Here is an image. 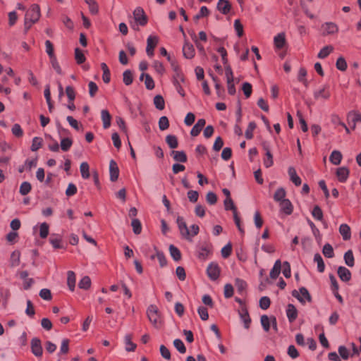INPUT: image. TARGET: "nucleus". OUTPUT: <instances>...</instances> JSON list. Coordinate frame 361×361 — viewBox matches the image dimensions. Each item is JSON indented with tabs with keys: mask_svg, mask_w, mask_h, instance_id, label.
I'll list each match as a JSON object with an SVG mask.
<instances>
[{
	"mask_svg": "<svg viewBox=\"0 0 361 361\" xmlns=\"http://www.w3.org/2000/svg\"><path fill=\"white\" fill-rule=\"evenodd\" d=\"M337 273L339 278L343 281L347 282L351 279V272L345 267H339Z\"/></svg>",
	"mask_w": 361,
	"mask_h": 361,
	"instance_id": "obj_18",
	"label": "nucleus"
},
{
	"mask_svg": "<svg viewBox=\"0 0 361 361\" xmlns=\"http://www.w3.org/2000/svg\"><path fill=\"white\" fill-rule=\"evenodd\" d=\"M197 312L202 320L206 321L208 319L209 314L207 307L204 306H200L197 309Z\"/></svg>",
	"mask_w": 361,
	"mask_h": 361,
	"instance_id": "obj_62",
	"label": "nucleus"
},
{
	"mask_svg": "<svg viewBox=\"0 0 361 361\" xmlns=\"http://www.w3.org/2000/svg\"><path fill=\"white\" fill-rule=\"evenodd\" d=\"M183 56L186 59H192L195 56V49L192 44L186 42L183 47Z\"/></svg>",
	"mask_w": 361,
	"mask_h": 361,
	"instance_id": "obj_19",
	"label": "nucleus"
},
{
	"mask_svg": "<svg viewBox=\"0 0 361 361\" xmlns=\"http://www.w3.org/2000/svg\"><path fill=\"white\" fill-rule=\"evenodd\" d=\"M147 316L149 322L155 326L157 327L159 322V312L155 305H150L147 310Z\"/></svg>",
	"mask_w": 361,
	"mask_h": 361,
	"instance_id": "obj_2",
	"label": "nucleus"
},
{
	"mask_svg": "<svg viewBox=\"0 0 361 361\" xmlns=\"http://www.w3.org/2000/svg\"><path fill=\"white\" fill-rule=\"evenodd\" d=\"M31 352L37 357H42L43 354V348L41 341L39 338L35 337L30 341Z\"/></svg>",
	"mask_w": 361,
	"mask_h": 361,
	"instance_id": "obj_6",
	"label": "nucleus"
},
{
	"mask_svg": "<svg viewBox=\"0 0 361 361\" xmlns=\"http://www.w3.org/2000/svg\"><path fill=\"white\" fill-rule=\"evenodd\" d=\"M171 155L173 159L177 162L185 163L188 161V157L184 151H176L173 150L171 152Z\"/></svg>",
	"mask_w": 361,
	"mask_h": 361,
	"instance_id": "obj_23",
	"label": "nucleus"
},
{
	"mask_svg": "<svg viewBox=\"0 0 361 361\" xmlns=\"http://www.w3.org/2000/svg\"><path fill=\"white\" fill-rule=\"evenodd\" d=\"M89 164L87 162H82L80 166V170L81 173V176L84 179H87L90 178V172H89Z\"/></svg>",
	"mask_w": 361,
	"mask_h": 361,
	"instance_id": "obj_46",
	"label": "nucleus"
},
{
	"mask_svg": "<svg viewBox=\"0 0 361 361\" xmlns=\"http://www.w3.org/2000/svg\"><path fill=\"white\" fill-rule=\"evenodd\" d=\"M286 315L290 323L293 322L297 319L298 310L293 304L287 305Z\"/></svg>",
	"mask_w": 361,
	"mask_h": 361,
	"instance_id": "obj_16",
	"label": "nucleus"
},
{
	"mask_svg": "<svg viewBox=\"0 0 361 361\" xmlns=\"http://www.w3.org/2000/svg\"><path fill=\"white\" fill-rule=\"evenodd\" d=\"M336 68L341 71H345L347 69V63L343 57H339L336 63Z\"/></svg>",
	"mask_w": 361,
	"mask_h": 361,
	"instance_id": "obj_61",
	"label": "nucleus"
},
{
	"mask_svg": "<svg viewBox=\"0 0 361 361\" xmlns=\"http://www.w3.org/2000/svg\"><path fill=\"white\" fill-rule=\"evenodd\" d=\"M131 226L133 227V231L135 234H140L142 231V225L140 221L137 219H133L131 221Z\"/></svg>",
	"mask_w": 361,
	"mask_h": 361,
	"instance_id": "obj_53",
	"label": "nucleus"
},
{
	"mask_svg": "<svg viewBox=\"0 0 361 361\" xmlns=\"http://www.w3.org/2000/svg\"><path fill=\"white\" fill-rule=\"evenodd\" d=\"M178 229L181 235L187 240H191L190 232L182 216H178L176 219Z\"/></svg>",
	"mask_w": 361,
	"mask_h": 361,
	"instance_id": "obj_7",
	"label": "nucleus"
},
{
	"mask_svg": "<svg viewBox=\"0 0 361 361\" xmlns=\"http://www.w3.org/2000/svg\"><path fill=\"white\" fill-rule=\"evenodd\" d=\"M216 8L222 14L226 15L230 12L231 5L226 0H219Z\"/></svg>",
	"mask_w": 361,
	"mask_h": 361,
	"instance_id": "obj_17",
	"label": "nucleus"
},
{
	"mask_svg": "<svg viewBox=\"0 0 361 361\" xmlns=\"http://www.w3.org/2000/svg\"><path fill=\"white\" fill-rule=\"evenodd\" d=\"M292 295L297 298L300 302L304 304L305 302V299L308 301H312V297L308 291V290L305 287H301L299 288V291L297 290H293L292 291Z\"/></svg>",
	"mask_w": 361,
	"mask_h": 361,
	"instance_id": "obj_3",
	"label": "nucleus"
},
{
	"mask_svg": "<svg viewBox=\"0 0 361 361\" xmlns=\"http://www.w3.org/2000/svg\"><path fill=\"white\" fill-rule=\"evenodd\" d=\"M338 352L341 357L345 360H347L350 357H351L348 349L344 345H340L338 347Z\"/></svg>",
	"mask_w": 361,
	"mask_h": 361,
	"instance_id": "obj_54",
	"label": "nucleus"
},
{
	"mask_svg": "<svg viewBox=\"0 0 361 361\" xmlns=\"http://www.w3.org/2000/svg\"><path fill=\"white\" fill-rule=\"evenodd\" d=\"M173 345L180 353L184 354L186 353V348L180 339H175L173 341Z\"/></svg>",
	"mask_w": 361,
	"mask_h": 361,
	"instance_id": "obj_51",
	"label": "nucleus"
},
{
	"mask_svg": "<svg viewBox=\"0 0 361 361\" xmlns=\"http://www.w3.org/2000/svg\"><path fill=\"white\" fill-rule=\"evenodd\" d=\"M75 59L78 64H82L85 61V56L79 48L75 49Z\"/></svg>",
	"mask_w": 361,
	"mask_h": 361,
	"instance_id": "obj_55",
	"label": "nucleus"
},
{
	"mask_svg": "<svg viewBox=\"0 0 361 361\" xmlns=\"http://www.w3.org/2000/svg\"><path fill=\"white\" fill-rule=\"evenodd\" d=\"M286 195V192L285 189L283 188H279L276 190V192L274 195V200L276 202H280L283 201V200H286L285 198Z\"/></svg>",
	"mask_w": 361,
	"mask_h": 361,
	"instance_id": "obj_37",
	"label": "nucleus"
},
{
	"mask_svg": "<svg viewBox=\"0 0 361 361\" xmlns=\"http://www.w3.org/2000/svg\"><path fill=\"white\" fill-rule=\"evenodd\" d=\"M281 270V262L280 259H277L275 262L273 268L270 271V273H269L270 277L273 279H276L279 276V275L280 274Z\"/></svg>",
	"mask_w": 361,
	"mask_h": 361,
	"instance_id": "obj_27",
	"label": "nucleus"
},
{
	"mask_svg": "<svg viewBox=\"0 0 361 361\" xmlns=\"http://www.w3.org/2000/svg\"><path fill=\"white\" fill-rule=\"evenodd\" d=\"M349 176V170L346 167H340L336 171V176L341 183H345Z\"/></svg>",
	"mask_w": 361,
	"mask_h": 361,
	"instance_id": "obj_25",
	"label": "nucleus"
},
{
	"mask_svg": "<svg viewBox=\"0 0 361 361\" xmlns=\"http://www.w3.org/2000/svg\"><path fill=\"white\" fill-rule=\"evenodd\" d=\"M211 253L212 245L209 244H204L200 247L197 257L199 259L204 260Z\"/></svg>",
	"mask_w": 361,
	"mask_h": 361,
	"instance_id": "obj_15",
	"label": "nucleus"
},
{
	"mask_svg": "<svg viewBox=\"0 0 361 361\" xmlns=\"http://www.w3.org/2000/svg\"><path fill=\"white\" fill-rule=\"evenodd\" d=\"M224 204L226 210H231L233 213L237 212V208L231 198H226Z\"/></svg>",
	"mask_w": 361,
	"mask_h": 361,
	"instance_id": "obj_56",
	"label": "nucleus"
},
{
	"mask_svg": "<svg viewBox=\"0 0 361 361\" xmlns=\"http://www.w3.org/2000/svg\"><path fill=\"white\" fill-rule=\"evenodd\" d=\"M312 215L317 220L320 221L323 219L322 210L318 205L314 207L313 210L312 212Z\"/></svg>",
	"mask_w": 361,
	"mask_h": 361,
	"instance_id": "obj_57",
	"label": "nucleus"
},
{
	"mask_svg": "<svg viewBox=\"0 0 361 361\" xmlns=\"http://www.w3.org/2000/svg\"><path fill=\"white\" fill-rule=\"evenodd\" d=\"M166 142L171 149H176L178 147V141L176 135H168L166 137Z\"/></svg>",
	"mask_w": 361,
	"mask_h": 361,
	"instance_id": "obj_32",
	"label": "nucleus"
},
{
	"mask_svg": "<svg viewBox=\"0 0 361 361\" xmlns=\"http://www.w3.org/2000/svg\"><path fill=\"white\" fill-rule=\"evenodd\" d=\"M323 35H333L338 31V27L334 23L329 22L322 25Z\"/></svg>",
	"mask_w": 361,
	"mask_h": 361,
	"instance_id": "obj_14",
	"label": "nucleus"
},
{
	"mask_svg": "<svg viewBox=\"0 0 361 361\" xmlns=\"http://www.w3.org/2000/svg\"><path fill=\"white\" fill-rule=\"evenodd\" d=\"M169 127V121L166 116H161L159 120V128L160 130L164 131Z\"/></svg>",
	"mask_w": 361,
	"mask_h": 361,
	"instance_id": "obj_50",
	"label": "nucleus"
},
{
	"mask_svg": "<svg viewBox=\"0 0 361 361\" xmlns=\"http://www.w3.org/2000/svg\"><path fill=\"white\" fill-rule=\"evenodd\" d=\"M342 154L341 152L338 150H334L329 157V161L334 165L340 164Z\"/></svg>",
	"mask_w": 361,
	"mask_h": 361,
	"instance_id": "obj_30",
	"label": "nucleus"
},
{
	"mask_svg": "<svg viewBox=\"0 0 361 361\" xmlns=\"http://www.w3.org/2000/svg\"><path fill=\"white\" fill-rule=\"evenodd\" d=\"M314 261L317 264V270L319 272L322 273L325 269V264L324 260L319 253H316L314 256Z\"/></svg>",
	"mask_w": 361,
	"mask_h": 361,
	"instance_id": "obj_34",
	"label": "nucleus"
},
{
	"mask_svg": "<svg viewBox=\"0 0 361 361\" xmlns=\"http://www.w3.org/2000/svg\"><path fill=\"white\" fill-rule=\"evenodd\" d=\"M11 132L13 135L16 137H21L23 135V130L20 126L18 123H16L13 126Z\"/></svg>",
	"mask_w": 361,
	"mask_h": 361,
	"instance_id": "obj_59",
	"label": "nucleus"
},
{
	"mask_svg": "<svg viewBox=\"0 0 361 361\" xmlns=\"http://www.w3.org/2000/svg\"><path fill=\"white\" fill-rule=\"evenodd\" d=\"M339 233L344 240H348L351 237V231L350 226L346 224H342L339 227Z\"/></svg>",
	"mask_w": 361,
	"mask_h": 361,
	"instance_id": "obj_26",
	"label": "nucleus"
},
{
	"mask_svg": "<svg viewBox=\"0 0 361 361\" xmlns=\"http://www.w3.org/2000/svg\"><path fill=\"white\" fill-rule=\"evenodd\" d=\"M256 128V123L254 121L250 122L248 126L245 130V137L248 140H250L253 137V130Z\"/></svg>",
	"mask_w": 361,
	"mask_h": 361,
	"instance_id": "obj_52",
	"label": "nucleus"
},
{
	"mask_svg": "<svg viewBox=\"0 0 361 361\" xmlns=\"http://www.w3.org/2000/svg\"><path fill=\"white\" fill-rule=\"evenodd\" d=\"M133 17L136 22V25H133L134 30H138L137 25L145 26L147 23V16L144 10L141 7H137L133 11Z\"/></svg>",
	"mask_w": 361,
	"mask_h": 361,
	"instance_id": "obj_1",
	"label": "nucleus"
},
{
	"mask_svg": "<svg viewBox=\"0 0 361 361\" xmlns=\"http://www.w3.org/2000/svg\"><path fill=\"white\" fill-rule=\"evenodd\" d=\"M73 145L72 139L69 137L62 138L61 140L60 147L63 152H67L70 149Z\"/></svg>",
	"mask_w": 361,
	"mask_h": 361,
	"instance_id": "obj_41",
	"label": "nucleus"
},
{
	"mask_svg": "<svg viewBox=\"0 0 361 361\" xmlns=\"http://www.w3.org/2000/svg\"><path fill=\"white\" fill-rule=\"evenodd\" d=\"M49 234V225L46 222L41 224L39 227V236L46 238Z\"/></svg>",
	"mask_w": 361,
	"mask_h": 361,
	"instance_id": "obj_58",
	"label": "nucleus"
},
{
	"mask_svg": "<svg viewBox=\"0 0 361 361\" xmlns=\"http://www.w3.org/2000/svg\"><path fill=\"white\" fill-rule=\"evenodd\" d=\"M158 43V38L157 37L149 36L147 40L146 52L149 56L154 55V49Z\"/></svg>",
	"mask_w": 361,
	"mask_h": 361,
	"instance_id": "obj_11",
	"label": "nucleus"
},
{
	"mask_svg": "<svg viewBox=\"0 0 361 361\" xmlns=\"http://www.w3.org/2000/svg\"><path fill=\"white\" fill-rule=\"evenodd\" d=\"M270 322L271 321L267 315L264 314L261 317V324L263 329L267 332L270 329Z\"/></svg>",
	"mask_w": 361,
	"mask_h": 361,
	"instance_id": "obj_60",
	"label": "nucleus"
},
{
	"mask_svg": "<svg viewBox=\"0 0 361 361\" xmlns=\"http://www.w3.org/2000/svg\"><path fill=\"white\" fill-rule=\"evenodd\" d=\"M271 304V300L267 296L262 297L259 300V307L262 310H267Z\"/></svg>",
	"mask_w": 361,
	"mask_h": 361,
	"instance_id": "obj_64",
	"label": "nucleus"
},
{
	"mask_svg": "<svg viewBox=\"0 0 361 361\" xmlns=\"http://www.w3.org/2000/svg\"><path fill=\"white\" fill-rule=\"evenodd\" d=\"M154 104L157 109L163 110L165 108L164 97L160 94L156 95L154 97Z\"/></svg>",
	"mask_w": 361,
	"mask_h": 361,
	"instance_id": "obj_39",
	"label": "nucleus"
},
{
	"mask_svg": "<svg viewBox=\"0 0 361 361\" xmlns=\"http://www.w3.org/2000/svg\"><path fill=\"white\" fill-rule=\"evenodd\" d=\"M40 8L38 4H32L27 11L25 18L31 20L32 23H37L40 18Z\"/></svg>",
	"mask_w": 361,
	"mask_h": 361,
	"instance_id": "obj_4",
	"label": "nucleus"
},
{
	"mask_svg": "<svg viewBox=\"0 0 361 361\" xmlns=\"http://www.w3.org/2000/svg\"><path fill=\"white\" fill-rule=\"evenodd\" d=\"M205 124L206 121L204 118L199 119L197 122L195 124V126L192 127L190 131V135L194 137L197 136L202 131Z\"/></svg>",
	"mask_w": 361,
	"mask_h": 361,
	"instance_id": "obj_20",
	"label": "nucleus"
},
{
	"mask_svg": "<svg viewBox=\"0 0 361 361\" xmlns=\"http://www.w3.org/2000/svg\"><path fill=\"white\" fill-rule=\"evenodd\" d=\"M123 81L126 85H130L133 81V73L130 70H126L123 73Z\"/></svg>",
	"mask_w": 361,
	"mask_h": 361,
	"instance_id": "obj_42",
	"label": "nucleus"
},
{
	"mask_svg": "<svg viewBox=\"0 0 361 361\" xmlns=\"http://www.w3.org/2000/svg\"><path fill=\"white\" fill-rule=\"evenodd\" d=\"M49 243L54 249H65L63 244L62 236L59 234L52 233L49 239Z\"/></svg>",
	"mask_w": 361,
	"mask_h": 361,
	"instance_id": "obj_8",
	"label": "nucleus"
},
{
	"mask_svg": "<svg viewBox=\"0 0 361 361\" xmlns=\"http://www.w3.org/2000/svg\"><path fill=\"white\" fill-rule=\"evenodd\" d=\"M334 50V47L331 45L324 47L319 52L317 57L319 59H325Z\"/></svg>",
	"mask_w": 361,
	"mask_h": 361,
	"instance_id": "obj_40",
	"label": "nucleus"
},
{
	"mask_svg": "<svg viewBox=\"0 0 361 361\" xmlns=\"http://www.w3.org/2000/svg\"><path fill=\"white\" fill-rule=\"evenodd\" d=\"M344 260H345V263L348 267H352L354 266V257H353V251L351 250H348L344 254Z\"/></svg>",
	"mask_w": 361,
	"mask_h": 361,
	"instance_id": "obj_45",
	"label": "nucleus"
},
{
	"mask_svg": "<svg viewBox=\"0 0 361 361\" xmlns=\"http://www.w3.org/2000/svg\"><path fill=\"white\" fill-rule=\"evenodd\" d=\"M347 119L350 125L352 123L353 129H355L356 123L361 122V113L356 111H351L348 114Z\"/></svg>",
	"mask_w": 361,
	"mask_h": 361,
	"instance_id": "obj_9",
	"label": "nucleus"
},
{
	"mask_svg": "<svg viewBox=\"0 0 361 361\" xmlns=\"http://www.w3.org/2000/svg\"><path fill=\"white\" fill-rule=\"evenodd\" d=\"M290 180L296 185L299 186L302 183L301 178L298 176L295 169L293 166H290L288 170Z\"/></svg>",
	"mask_w": 361,
	"mask_h": 361,
	"instance_id": "obj_21",
	"label": "nucleus"
},
{
	"mask_svg": "<svg viewBox=\"0 0 361 361\" xmlns=\"http://www.w3.org/2000/svg\"><path fill=\"white\" fill-rule=\"evenodd\" d=\"M109 173L111 181L115 182L118 180L119 176V169L116 162L113 159L111 160L109 163Z\"/></svg>",
	"mask_w": 361,
	"mask_h": 361,
	"instance_id": "obj_12",
	"label": "nucleus"
},
{
	"mask_svg": "<svg viewBox=\"0 0 361 361\" xmlns=\"http://www.w3.org/2000/svg\"><path fill=\"white\" fill-rule=\"evenodd\" d=\"M280 211L286 215H290L293 210V206L291 202L288 200H283L279 202Z\"/></svg>",
	"mask_w": 361,
	"mask_h": 361,
	"instance_id": "obj_13",
	"label": "nucleus"
},
{
	"mask_svg": "<svg viewBox=\"0 0 361 361\" xmlns=\"http://www.w3.org/2000/svg\"><path fill=\"white\" fill-rule=\"evenodd\" d=\"M43 140L39 137H35L32 139V145L30 149L32 152L37 151L42 145Z\"/></svg>",
	"mask_w": 361,
	"mask_h": 361,
	"instance_id": "obj_48",
	"label": "nucleus"
},
{
	"mask_svg": "<svg viewBox=\"0 0 361 361\" xmlns=\"http://www.w3.org/2000/svg\"><path fill=\"white\" fill-rule=\"evenodd\" d=\"M239 316L244 323V327L245 329H249L250 324L251 323V319L250 317L248 311L245 306H242L240 310H238Z\"/></svg>",
	"mask_w": 361,
	"mask_h": 361,
	"instance_id": "obj_10",
	"label": "nucleus"
},
{
	"mask_svg": "<svg viewBox=\"0 0 361 361\" xmlns=\"http://www.w3.org/2000/svg\"><path fill=\"white\" fill-rule=\"evenodd\" d=\"M314 97L315 99H319L320 97L328 99L330 97V92L326 91V87H324L322 89L314 92Z\"/></svg>",
	"mask_w": 361,
	"mask_h": 361,
	"instance_id": "obj_35",
	"label": "nucleus"
},
{
	"mask_svg": "<svg viewBox=\"0 0 361 361\" xmlns=\"http://www.w3.org/2000/svg\"><path fill=\"white\" fill-rule=\"evenodd\" d=\"M69 343L70 341L68 338L62 340L60 350L57 354L58 357H60L61 355H66L69 352Z\"/></svg>",
	"mask_w": 361,
	"mask_h": 361,
	"instance_id": "obj_36",
	"label": "nucleus"
},
{
	"mask_svg": "<svg viewBox=\"0 0 361 361\" xmlns=\"http://www.w3.org/2000/svg\"><path fill=\"white\" fill-rule=\"evenodd\" d=\"M169 250L174 261L178 262L181 259V252L179 249L173 245H170Z\"/></svg>",
	"mask_w": 361,
	"mask_h": 361,
	"instance_id": "obj_28",
	"label": "nucleus"
},
{
	"mask_svg": "<svg viewBox=\"0 0 361 361\" xmlns=\"http://www.w3.org/2000/svg\"><path fill=\"white\" fill-rule=\"evenodd\" d=\"M67 277V284L70 290L73 291L75 286V274L73 271H68Z\"/></svg>",
	"mask_w": 361,
	"mask_h": 361,
	"instance_id": "obj_33",
	"label": "nucleus"
},
{
	"mask_svg": "<svg viewBox=\"0 0 361 361\" xmlns=\"http://www.w3.org/2000/svg\"><path fill=\"white\" fill-rule=\"evenodd\" d=\"M32 189V185L29 182L24 181L21 183L20 186L19 192L22 195H27Z\"/></svg>",
	"mask_w": 361,
	"mask_h": 361,
	"instance_id": "obj_47",
	"label": "nucleus"
},
{
	"mask_svg": "<svg viewBox=\"0 0 361 361\" xmlns=\"http://www.w3.org/2000/svg\"><path fill=\"white\" fill-rule=\"evenodd\" d=\"M274 43L276 49H282L286 43L285 34L283 32H281L276 35L274 38Z\"/></svg>",
	"mask_w": 361,
	"mask_h": 361,
	"instance_id": "obj_22",
	"label": "nucleus"
},
{
	"mask_svg": "<svg viewBox=\"0 0 361 361\" xmlns=\"http://www.w3.org/2000/svg\"><path fill=\"white\" fill-rule=\"evenodd\" d=\"M132 336L130 334H127L124 337V342L126 344V350L128 352H133L136 348V344L131 341Z\"/></svg>",
	"mask_w": 361,
	"mask_h": 361,
	"instance_id": "obj_31",
	"label": "nucleus"
},
{
	"mask_svg": "<svg viewBox=\"0 0 361 361\" xmlns=\"http://www.w3.org/2000/svg\"><path fill=\"white\" fill-rule=\"evenodd\" d=\"M323 255L327 258H332L334 256L333 247L329 243H326L322 249Z\"/></svg>",
	"mask_w": 361,
	"mask_h": 361,
	"instance_id": "obj_43",
	"label": "nucleus"
},
{
	"mask_svg": "<svg viewBox=\"0 0 361 361\" xmlns=\"http://www.w3.org/2000/svg\"><path fill=\"white\" fill-rule=\"evenodd\" d=\"M91 279L89 276H85L81 279L78 283V286L81 289L87 290L90 288Z\"/></svg>",
	"mask_w": 361,
	"mask_h": 361,
	"instance_id": "obj_44",
	"label": "nucleus"
},
{
	"mask_svg": "<svg viewBox=\"0 0 361 361\" xmlns=\"http://www.w3.org/2000/svg\"><path fill=\"white\" fill-rule=\"evenodd\" d=\"M20 252L18 250H14L10 257V265L11 267H15L20 264Z\"/></svg>",
	"mask_w": 361,
	"mask_h": 361,
	"instance_id": "obj_29",
	"label": "nucleus"
},
{
	"mask_svg": "<svg viewBox=\"0 0 361 361\" xmlns=\"http://www.w3.org/2000/svg\"><path fill=\"white\" fill-rule=\"evenodd\" d=\"M220 272L221 269L216 262H212L209 264L207 268V274L211 280L216 281L218 279L220 275Z\"/></svg>",
	"mask_w": 361,
	"mask_h": 361,
	"instance_id": "obj_5",
	"label": "nucleus"
},
{
	"mask_svg": "<svg viewBox=\"0 0 361 361\" xmlns=\"http://www.w3.org/2000/svg\"><path fill=\"white\" fill-rule=\"evenodd\" d=\"M154 250H156V256L159 262L160 267H164L167 264V260L164 252L159 251L156 247H154Z\"/></svg>",
	"mask_w": 361,
	"mask_h": 361,
	"instance_id": "obj_49",
	"label": "nucleus"
},
{
	"mask_svg": "<svg viewBox=\"0 0 361 361\" xmlns=\"http://www.w3.org/2000/svg\"><path fill=\"white\" fill-rule=\"evenodd\" d=\"M101 118L103 122V128L107 129L111 126V116L109 111L106 109H102L101 111Z\"/></svg>",
	"mask_w": 361,
	"mask_h": 361,
	"instance_id": "obj_24",
	"label": "nucleus"
},
{
	"mask_svg": "<svg viewBox=\"0 0 361 361\" xmlns=\"http://www.w3.org/2000/svg\"><path fill=\"white\" fill-rule=\"evenodd\" d=\"M233 292H234L233 287V286L231 284L226 283L224 286V297L226 298H231L233 296Z\"/></svg>",
	"mask_w": 361,
	"mask_h": 361,
	"instance_id": "obj_63",
	"label": "nucleus"
},
{
	"mask_svg": "<svg viewBox=\"0 0 361 361\" xmlns=\"http://www.w3.org/2000/svg\"><path fill=\"white\" fill-rule=\"evenodd\" d=\"M235 286L237 288L238 292L243 295L246 290L247 283L244 280L238 278L235 280Z\"/></svg>",
	"mask_w": 361,
	"mask_h": 361,
	"instance_id": "obj_38",
	"label": "nucleus"
}]
</instances>
